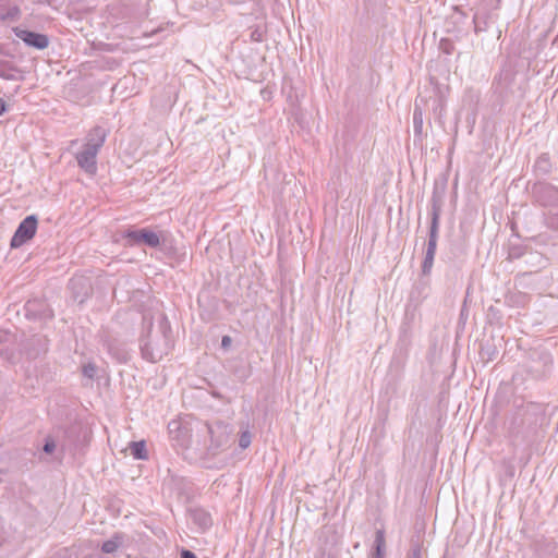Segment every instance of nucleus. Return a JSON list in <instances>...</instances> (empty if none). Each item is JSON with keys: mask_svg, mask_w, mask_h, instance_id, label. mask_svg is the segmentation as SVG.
I'll return each mask as SVG.
<instances>
[{"mask_svg": "<svg viewBox=\"0 0 558 558\" xmlns=\"http://www.w3.org/2000/svg\"><path fill=\"white\" fill-rule=\"evenodd\" d=\"M546 223L549 228L558 230V213L548 214L546 216Z\"/></svg>", "mask_w": 558, "mask_h": 558, "instance_id": "19", "label": "nucleus"}, {"mask_svg": "<svg viewBox=\"0 0 558 558\" xmlns=\"http://www.w3.org/2000/svg\"><path fill=\"white\" fill-rule=\"evenodd\" d=\"M168 433L171 441H173V446L181 449L191 447L192 435L187 423L181 420H172L168 424Z\"/></svg>", "mask_w": 558, "mask_h": 558, "instance_id": "7", "label": "nucleus"}, {"mask_svg": "<svg viewBox=\"0 0 558 558\" xmlns=\"http://www.w3.org/2000/svg\"><path fill=\"white\" fill-rule=\"evenodd\" d=\"M385 532L384 530H377L375 534L374 551L372 554V558H385Z\"/></svg>", "mask_w": 558, "mask_h": 558, "instance_id": "13", "label": "nucleus"}, {"mask_svg": "<svg viewBox=\"0 0 558 558\" xmlns=\"http://www.w3.org/2000/svg\"><path fill=\"white\" fill-rule=\"evenodd\" d=\"M7 111V104L3 99L0 98V116Z\"/></svg>", "mask_w": 558, "mask_h": 558, "instance_id": "25", "label": "nucleus"}, {"mask_svg": "<svg viewBox=\"0 0 558 558\" xmlns=\"http://www.w3.org/2000/svg\"><path fill=\"white\" fill-rule=\"evenodd\" d=\"M156 320L157 328L155 329V317L150 313L143 315V335L140 339L142 356L153 363L168 355L173 347L171 326L166 314L158 313Z\"/></svg>", "mask_w": 558, "mask_h": 558, "instance_id": "1", "label": "nucleus"}, {"mask_svg": "<svg viewBox=\"0 0 558 558\" xmlns=\"http://www.w3.org/2000/svg\"><path fill=\"white\" fill-rule=\"evenodd\" d=\"M124 535L122 533H114L112 537L101 545V553L113 554L123 544Z\"/></svg>", "mask_w": 558, "mask_h": 558, "instance_id": "12", "label": "nucleus"}, {"mask_svg": "<svg viewBox=\"0 0 558 558\" xmlns=\"http://www.w3.org/2000/svg\"><path fill=\"white\" fill-rule=\"evenodd\" d=\"M82 373L88 379H94V377L96 376V373H97V367L93 363L85 364L82 367Z\"/></svg>", "mask_w": 558, "mask_h": 558, "instance_id": "18", "label": "nucleus"}, {"mask_svg": "<svg viewBox=\"0 0 558 558\" xmlns=\"http://www.w3.org/2000/svg\"><path fill=\"white\" fill-rule=\"evenodd\" d=\"M78 549L73 547H63L59 549L52 558H77Z\"/></svg>", "mask_w": 558, "mask_h": 558, "instance_id": "16", "label": "nucleus"}, {"mask_svg": "<svg viewBox=\"0 0 558 558\" xmlns=\"http://www.w3.org/2000/svg\"><path fill=\"white\" fill-rule=\"evenodd\" d=\"M206 427L210 437L208 453L215 456L230 445L232 428L229 424L221 421L206 424Z\"/></svg>", "mask_w": 558, "mask_h": 558, "instance_id": "3", "label": "nucleus"}, {"mask_svg": "<svg viewBox=\"0 0 558 558\" xmlns=\"http://www.w3.org/2000/svg\"><path fill=\"white\" fill-rule=\"evenodd\" d=\"M533 195L544 207H558V187L550 183L535 184Z\"/></svg>", "mask_w": 558, "mask_h": 558, "instance_id": "9", "label": "nucleus"}, {"mask_svg": "<svg viewBox=\"0 0 558 558\" xmlns=\"http://www.w3.org/2000/svg\"><path fill=\"white\" fill-rule=\"evenodd\" d=\"M551 366L553 357L548 351L534 350L530 353L526 369L534 378H543L547 376Z\"/></svg>", "mask_w": 558, "mask_h": 558, "instance_id": "4", "label": "nucleus"}, {"mask_svg": "<svg viewBox=\"0 0 558 558\" xmlns=\"http://www.w3.org/2000/svg\"><path fill=\"white\" fill-rule=\"evenodd\" d=\"M82 558H104L100 553L94 551L93 554L84 555Z\"/></svg>", "mask_w": 558, "mask_h": 558, "instance_id": "24", "label": "nucleus"}, {"mask_svg": "<svg viewBox=\"0 0 558 558\" xmlns=\"http://www.w3.org/2000/svg\"><path fill=\"white\" fill-rule=\"evenodd\" d=\"M15 35L22 39L28 46L35 47L37 49H45L48 47L49 39L46 35L15 28Z\"/></svg>", "mask_w": 558, "mask_h": 558, "instance_id": "10", "label": "nucleus"}, {"mask_svg": "<svg viewBox=\"0 0 558 558\" xmlns=\"http://www.w3.org/2000/svg\"><path fill=\"white\" fill-rule=\"evenodd\" d=\"M38 219L35 215L24 218L11 239V247H20L36 234Z\"/></svg>", "mask_w": 558, "mask_h": 558, "instance_id": "8", "label": "nucleus"}, {"mask_svg": "<svg viewBox=\"0 0 558 558\" xmlns=\"http://www.w3.org/2000/svg\"><path fill=\"white\" fill-rule=\"evenodd\" d=\"M252 442V433L248 429V425L246 424L245 428L241 430L239 437V447L241 449H246L250 447Z\"/></svg>", "mask_w": 558, "mask_h": 558, "instance_id": "15", "label": "nucleus"}, {"mask_svg": "<svg viewBox=\"0 0 558 558\" xmlns=\"http://www.w3.org/2000/svg\"><path fill=\"white\" fill-rule=\"evenodd\" d=\"M123 238L126 240L128 245L136 246L145 244L148 247L156 248L160 245V235L155 231L142 228V229H128Z\"/></svg>", "mask_w": 558, "mask_h": 558, "instance_id": "6", "label": "nucleus"}, {"mask_svg": "<svg viewBox=\"0 0 558 558\" xmlns=\"http://www.w3.org/2000/svg\"><path fill=\"white\" fill-rule=\"evenodd\" d=\"M180 558H197L196 555L189 550V549H182L180 554Z\"/></svg>", "mask_w": 558, "mask_h": 558, "instance_id": "22", "label": "nucleus"}, {"mask_svg": "<svg viewBox=\"0 0 558 558\" xmlns=\"http://www.w3.org/2000/svg\"><path fill=\"white\" fill-rule=\"evenodd\" d=\"M189 515L191 521L197 525L202 532L207 531L213 525L211 515L203 508H191Z\"/></svg>", "mask_w": 558, "mask_h": 558, "instance_id": "11", "label": "nucleus"}, {"mask_svg": "<svg viewBox=\"0 0 558 558\" xmlns=\"http://www.w3.org/2000/svg\"><path fill=\"white\" fill-rule=\"evenodd\" d=\"M408 558H422V551L418 545L411 548Z\"/></svg>", "mask_w": 558, "mask_h": 558, "instance_id": "21", "label": "nucleus"}, {"mask_svg": "<svg viewBox=\"0 0 558 558\" xmlns=\"http://www.w3.org/2000/svg\"><path fill=\"white\" fill-rule=\"evenodd\" d=\"M129 450L134 459H137V460L147 459L146 444L144 440L131 441L129 444Z\"/></svg>", "mask_w": 558, "mask_h": 558, "instance_id": "14", "label": "nucleus"}, {"mask_svg": "<svg viewBox=\"0 0 558 558\" xmlns=\"http://www.w3.org/2000/svg\"><path fill=\"white\" fill-rule=\"evenodd\" d=\"M447 181H435L430 197V226L428 231L427 247L422 263V274L428 276L432 272L437 250L440 215L445 203Z\"/></svg>", "mask_w": 558, "mask_h": 558, "instance_id": "2", "label": "nucleus"}, {"mask_svg": "<svg viewBox=\"0 0 558 558\" xmlns=\"http://www.w3.org/2000/svg\"><path fill=\"white\" fill-rule=\"evenodd\" d=\"M54 449H56V441L53 440V438L47 437L45 439V444L43 447L44 452L47 454H50L54 451Z\"/></svg>", "mask_w": 558, "mask_h": 558, "instance_id": "20", "label": "nucleus"}, {"mask_svg": "<svg viewBox=\"0 0 558 558\" xmlns=\"http://www.w3.org/2000/svg\"><path fill=\"white\" fill-rule=\"evenodd\" d=\"M102 143L104 142H87L83 146V149L75 155L78 167L89 175H95L97 172V155Z\"/></svg>", "mask_w": 558, "mask_h": 558, "instance_id": "5", "label": "nucleus"}, {"mask_svg": "<svg viewBox=\"0 0 558 558\" xmlns=\"http://www.w3.org/2000/svg\"><path fill=\"white\" fill-rule=\"evenodd\" d=\"M444 558H447L446 556H444Z\"/></svg>", "mask_w": 558, "mask_h": 558, "instance_id": "26", "label": "nucleus"}, {"mask_svg": "<svg viewBox=\"0 0 558 558\" xmlns=\"http://www.w3.org/2000/svg\"><path fill=\"white\" fill-rule=\"evenodd\" d=\"M535 168L537 171L544 174L548 173L550 168L549 158L546 155H542L541 157H538V159L535 162Z\"/></svg>", "mask_w": 558, "mask_h": 558, "instance_id": "17", "label": "nucleus"}, {"mask_svg": "<svg viewBox=\"0 0 558 558\" xmlns=\"http://www.w3.org/2000/svg\"><path fill=\"white\" fill-rule=\"evenodd\" d=\"M231 342H232L231 337L223 336L222 339H221V347L223 349H227V348H229L231 345Z\"/></svg>", "mask_w": 558, "mask_h": 558, "instance_id": "23", "label": "nucleus"}]
</instances>
